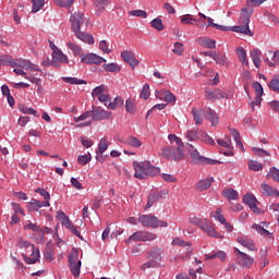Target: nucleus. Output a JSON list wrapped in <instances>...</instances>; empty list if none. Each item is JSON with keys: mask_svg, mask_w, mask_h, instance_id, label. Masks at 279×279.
I'll return each instance as SVG.
<instances>
[{"mask_svg": "<svg viewBox=\"0 0 279 279\" xmlns=\"http://www.w3.org/2000/svg\"><path fill=\"white\" fill-rule=\"evenodd\" d=\"M92 111H85L80 117L74 118L76 128H88L93 125V121H106L112 119V112L105 110L101 107H92Z\"/></svg>", "mask_w": 279, "mask_h": 279, "instance_id": "1", "label": "nucleus"}, {"mask_svg": "<svg viewBox=\"0 0 279 279\" xmlns=\"http://www.w3.org/2000/svg\"><path fill=\"white\" fill-rule=\"evenodd\" d=\"M168 141L170 145L161 148V155L168 160H184V143L182 138L175 134H169Z\"/></svg>", "mask_w": 279, "mask_h": 279, "instance_id": "2", "label": "nucleus"}, {"mask_svg": "<svg viewBox=\"0 0 279 279\" xmlns=\"http://www.w3.org/2000/svg\"><path fill=\"white\" fill-rule=\"evenodd\" d=\"M133 169L135 171L134 178L137 180H149V178H155L160 173V169L149 161H133Z\"/></svg>", "mask_w": 279, "mask_h": 279, "instance_id": "3", "label": "nucleus"}, {"mask_svg": "<svg viewBox=\"0 0 279 279\" xmlns=\"http://www.w3.org/2000/svg\"><path fill=\"white\" fill-rule=\"evenodd\" d=\"M189 223H192V226H196L202 230V232H205L207 236H211L213 239H223V235L217 231L215 228V223L210 221L208 218H199L197 216H193L189 218Z\"/></svg>", "mask_w": 279, "mask_h": 279, "instance_id": "4", "label": "nucleus"}, {"mask_svg": "<svg viewBox=\"0 0 279 279\" xmlns=\"http://www.w3.org/2000/svg\"><path fill=\"white\" fill-rule=\"evenodd\" d=\"M17 245L20 250H25L24 253H22V256L24 258V262L26 265H36L38 260H40V250L38 247L34 246L32 242L27 240L20 239L17 241Z\"/></svg>", "mask_w": 279, "mask_h": 279, "instance_id": "5", "label": "nucleus"}, {"mask_svg": "<svg viewBox=\"0 0 279 279\" xmlns=\"http://www.w3.org/2000/svg\"><path fill=\"white\" fill-rule=\"evenodd\" d=\"M148 262L141 266V269L145 271L146 269H151L160 266L162 260V250L156 247L146 253Z\"/></svg>", "mask_w": 279, "mask_h": 279, "instance_id": "6", "label": "nucleus"}, {"mask_svg": "<svg viewBox=\"0 0 279 279\" xmlns=\"http://www.w3.org/2000/svg\"><path fill=\"white\" fill-rule=\"evenodd\" d=\"M144 228H168L169 222L158 219L154 215H141L137 219Z\"/></svg>", "mask_w": 279, "mask_h": 279, "instance_id": "7", "label": "nucleus"}, {"mask_svg": "<svg viewBox=\"0 0 279 279\" xmlns=\"http://www.w3.org/2000/svg\"><path fill=\"white\" fill-rule=\"evenodd\" d=\"M156 239H158L156 233H153L149 231H136L132 235L129 236V239L125 241V243H126V245H130V243H132V241H134L135 243L138 241L145 243L147 241H156Z\"/></svg>", "mask_w": 279, "mask_h": 279, "instance_id": "8", "label": "nucleus"}, {"mask_svg": "<svg viewBox=\"0 0 279 279\" xmlns=\"http://www.w3.org/2000/svg\"><path fill=\"white\" fill-rule=\"evenodd\" d=\"M81 62L83 64H96V66H99L101 64H104V62H106V59L102 57H99V54L97 53H83L81 56Z\"/></svg>", "mask_w": 279, "mask_h": 279, "instance_id": "9", "label": "nucleus"}, {"mask_svg": "<svg viewBox=\"0 0 279 279\" xmlns=\"http://www.w3.org/2000/svg\"><path fill=\"white\" fill-rule=\"evenodd\" d=\"M205 99L208 101H217V99H228V93L219 88H206Z\"/></svg>", "mask_w": 279, "mask_h": 279, "instance_id": "10", "label": "nucleus"}, {"mask_svg": "<svg viewBox=\"0 0 279 279\" xmlns=\"http://www.w3.org/2000/svg\"><path fill=\"white\" fill-rule=\"evenodd\" d=\"M11 207H12V215H11V221L10 225L11 226H16V223L21 222V217H19V215H22V217H25V209H23V207H21V204L12 202L11 203Z\"/></svg>", "mask_w": 279, "mask_h": 279, "instance_id": "11", "label": "nucleus"}, {"mask_svg": "<svg viewBox=\"0 0 279 279\" xmlns=\"http://www.w3.org/2000/svg\"><path fill=\"white\" fill-rule=\"evenodd\" d=\"M155 97L160 101H166L167 104H173V105H175V101L178 100L175 95H173V93L167 89L156 90Z\"/></svg>", "mask_w": 279, "mask_h": 279, "instance_id": "12", "label": "nucleus"}, {"mask_svg": "<svg viewBox=\"0 0 279 279\" xmlns=\"http://www.w3.org/2000/svg\"><path fill=\"white\" fill-rule=\"evenodd\" d=\"M70 23L74 33L80 32V29H82V25H84V13L75 12L74 14H72L70 16Z\"/></svg>", "mask_w": 279, "mask_h": 279, "instance_id": "13", "label": "nucleus"}, {"mask_svg": "<svg viewBox=\"0 0 279 279\" xmlns=\"http://www.w3.org/2000/svg\"><path fill=\"white\" fill-rule=\"evenodd\" d=\"M121 58L132 69H134L135 66H138V64H141V61H138V59H136V54L133 51H130V50L122 51Z\"/></svg>", "mask_w": 279, "mask_h": 279, "instance_id": "14", "label": "nucleus"}, {"mask_svg": "<svg viewBox=\"0 0 279 279\" xmlns=\"http://www.w3.org/2000/svg\"><path fill=\"white\" fill-rule=\"evenodd\" d=\"M60 64H69V57L59 49L52 52V65L60 68Z\"/></svg>", "mask_w": 279, "mask_h": 279, "instance_id": "15", "label": "nucleus"}, {"mask_svg": "<svg viewBox=\"0 0 279 279\" xmlns=\"http://www.w3.org/2000/svg\"><path fill=\"white\" fill-rule=\"evenodd\" d=\"M234 254H239V260L242 267H252L254 265V257L247 255V253H243L234 247Z\"/></svg>", "mask_w": 279, "mask_h": 279, "instance_id": "16", "label": "nucleus"}, {"mask_svg": "<svg viewBox=\"0 0 279 279\" xmlns=\"http://www.w3.org/2000/svg\"><path fill=\"white\" fill-rule=\"evenodd\" d=\"M265 228H269V223L268 222H260L259 225H252V229L256 230V232L258 234H260V236H268L269 239H274V233L269 232L267 229Z\"/></svg>", "mask_w": 279, "mask_h": 279, "instance_id": "17", "label": "nucleus"}, {"mask_svg": "<svg viewBox=\"0 0 279 279\" xmlns=\"http://www.w3.org/2000/svg\"><path fill=\"white\" fill-rule=\"evenodd\" d=\"M205 119H207V121H210L211 125H219V116L217 114V111L211 110L209 107H205L203 109Z\"/></svg>", "mask_w": 279, "mask_h": 279, "instance_id": "18", "label": "nucleus"}, {"mask_svg": "<svg viewBox=\"0 0 279 279\" xmlns=\"http://www.w3.org/2000/svg\"><path fill=\"white\" fill-rule=\"evenodd\" d=\"M238 243L242 245L243 247H246L250 252H258V248L256 247V243H254V240L248 239L246 236L238 238Z\"/></svg>", "mask_w": 279, "mask_h": 279, "instance_id": "19", "label": "nucleus"}, {"mask_svg": "<svg viewBox=\"0 0 279 279\" xmlns=\"http://www.w3.org/2000/svg\"><path fill=\"white\" fill-rule=\"evenodd\" d=\"M74 36L85 43L86 45H95V37L92 34L84 33L82 29L74 32Z\"/></svg>", "mask_w": 279, "mask_h": 279, "instance_id": "20", "label": "nucleus"}, {"mask_svg": "<svg viewBox=\"0 0 279 279\" xmlns=\"http://www.w3.org/2000/svg\"><path fill=\"white\" fill-rule=\"evenodd\" d=\"M31 208L38 213L40 208H49L51 206V203L49 201L40 202L38 199L32 198L31 202L28 203Z\"/></svg>", "mask_w": 279, "mask_h": 279, "instance_id": "21", "label": "nucleus"}, {"mask_svg": "<svg viewBox=\"0 0 279 279\" xmlns=\"http://www.w3.org/2000/svg\"><path fill=\"white\" fill-rule=\"evenodd\" d=\"M260 191L263 195H266V197H272V195L275 197H279V192L267 183H263L260 185Z\"/></svg>", "mask_w": 279, "mask_h": 279, "instance_id": "22", "label": "nucleus"}, {"mask_svg": "<svg viewBox=\"0 0 279 279\" xmlns=\"http://www.w3.org/2000/svg\"><path fill=\"white\" fill-rule=\"evenodd\" d=\"M244 204L251 208L253 213H259L258 206H256V196L246 194L243 198Z\"/></svg>", "mask_w": 279, "mask_h": 279, "instance_id": "23", "label": "nucleus"}, {"mask_svg": "<svg viewBox=\"0 0 279 279\" xmlns=\"http://www.w3.org/2000/svg\"><path fill=\"white\" fill-rule=\"evenodd\" d=\"M230 134L235 142V146L240 151H245V147L243 146V142H241V133L236 129H230Z\"/></svg>", "mask_w": 279, "mask_h": 279, "instance_id": "24", "label": "nucleus"}, {"mask_svg": "<svg viewBox=\"0 0 279 279\" xmlns=\"http://www.w3.org/2000/svg\"><path fill=\"white\" fill-rule=\"evenodd\" d=\"M64 228H66V230H70V232H72V234H74V236H77L81 239V241H84V236H82V233L80 231V227L73 225V222H71V220H66L64 222Z\"/></svg>", "mask_w": 279, "mask_h": 279, "instance_id": "25", "label": "nucleus"}, {"mask_svg": "<svg viewBox=\"0 0 279 279\" xmlns=\"http://www.w3.org/2000/svg\"><path fill=\"white\" fill-rule=\"evenodd\" d=\"M231 32H235L236 34H245V36H254V33L250 31L248 24H242L239 26H233L230 29Z\"/></svg>", "mask_w": 279, "mask_h": 279, "instance_id": "26", "label": "nucleus"}, {"mask_svg": "<svg viewBox=\"0 0 279 279\" xmlns=\"http://www.w3.org/2000/svg\"><path fill=\"white\" fill-rule=\"evenodd\" d=\"M252 9H242L239 22L241 25H250V19L252 17Z\"/></svg>", "mask_w": 279, "mask_h": 279, "instance_id": "27", "label": "nucleus"}, {"mask_svg": "<svg viewBox=\"0 0 279 279\" xmlns=\"http://www.w3.org/2000/svg\"><path fill=\"white\" fill-rule=\"evenodd\" d=\"M198 45L205 47L206 49H215L217 47V41L208 37L198 38Z\"/></svg>", "mask_w": 279, "mask_h": 279, "instance_id": "28", "label": "nucleus"}, {"mask_svg": "<svg viewBox=\"0 0 279 279\" xmlns=\"http://www.w3.org/2000/svg\"><path fill=\"white\" fill-rule=\"evenodd\" d=\"M214 258H219L223 263L226 258H228V255L223 251H217L205 255V260H214Z\"/></svg>", "mask_w": 279, "mask_h": 279, "instance_id": "29", "label": "nucleus"}, {"mask_svg": "<svg viewBox=\"0 0 279 279\" xmlns=\"http://www.w3.org/2000/svg\"><path fill=\"white\" fill-rule=\"evenodd\" d=\"M190 155L196 165H202L204 162V156L199 155V151L190 145Z\"/></svg>", "mask_w": 279, "mask_h": 279, "instance_id": "30", "label": "nucleus"}, {"mask_svg": "<svg viewBox=\"0 0 279 279\" xmlns=\"http://www.w3.org/2000/svg\"><path fill=\"white\" fill-rule=\"evenodd\" d=\"M213 182H215V178L213 177L203 179L197 183V189H199L201 191H208V187L213 186Z\"/></svg>", "mask_w": 279, "mask_h": 279, "instance_id": "31", "label": "nucleus"}, {"mask_svg": "<svg viewBox=\"0 0 279 279\" xmlns=\"http://www.w3.org/2000/svg\"><path fill=\"white\" fill-rule=\"evenodd\" d=\"M238 58L244 66H250V60H247V52L243 47L236 49Z\"/></svg>", "mask_w": 279, "mask_h": 279, "instance_id": "32", "label": "nucleus"}, {"mask_svg": "<svg viewBox=\"0 0 279 279\" xmlns=\"http://www.w3.org/2000/svg\"><path fill=\"white\" fill-rule=\"evenodd\" d=\"M66 47H68V49H70V51H72V53L74 56H76V57L80 56L81 58H82V56H84V52L82 51V47L77 46V44L68 41Z\"/></svg>", "mask_w": 279, "mask_h": 279, "instance_id": "33", "label": "nucleus"}, {"mask_svg": "<svg viewBox=\"0 0 279 279\" xmlns=\"http://www.w3.org/2000/svg\"><path fill=\"white\" fill-rule=\"evenodd\" d=\"M125 145H129L130 147H135L136 149H138V147L143 146V142H141V140H138V137L136 136H129L125 141H124Z\"/></svg>", "mask_w": 279, "mask_h": 279, "instance_id": "34", "label": "nucleus"}, {"mask_svg": "<svg viewBox=\"0 0 279 279\" xmlns=\"http://www.w3.org/2000/svg\"><path fill=\"white\" fill-rule=\"evenodd\" d=\"M70 271L74 278H80L81 269H82V262L77 263H70L69 264Z\"/></svg>", "mask_w": 279, "mask_h": 279, "instance_id": "35", "label": "nucleus"}, {"mask_svg": "<svg viewBox=\"0 0 279 279\" xmlns=\"http://www.w3.org/2000/svg\"><path fill=\"white\" fill-rule=\"evenodd\" d=\"M102 69L104 71H107V73H119V71H121V65H119V63H105Z\"/></svg>", "mask_w": 279, "mask_h": 279, "instance_id": "36", "label": "nucleus"}, {"mask_svg": "<svg viewBox=\"0 0 279 279\" xmlns=\"http://www.w3.org/2000/svg\"><path fill=\"white\" fill-rule=\"evenodd\" d=\"M251 60L255 64L256 69H260V50L254 49L251 51Z\"/></svg>", "mask_w": 279, "mask_h": 279, "instance_id": "37", "label": "nucleus"}, {"mask_svg": "<svg viewBox=\"0 0 279 279\" xmlns=\"http://www.w3.org/2000/svg\"><path fill=\"white\" fill-rule=\"evenodd\" d=\"M123 104H124L123 98L118 96L113 99V101L111 100V102H109L108 110H117V108H121Z\"/></svg>", "mask_w": 279, "mask_h": 279, "instance_id": "38", "label": "nucleus"}, {"mask_svg": "<svg viewBox=\"0 0 279 279\" xmlns=\"http://www.w3.org/2000/svg\"><path fill=\"white\" fill-rule=\"evenodd\" d=\"M222 195L227 197L229 201H236L239 199V192H236L234 189H228L222 192Z\"/></svg>", "mask_w": 279, "mask_h": 279, "instance_id": "39", "label": "nucleus"}, {"mask_svg": "<svg viewBox=\"0 0 279 279\" xmlns=\"http://www.w3.org/2000/svg\"><path fill=\"white\" fill-rule=\"evenodd\" d=\"M68 260H69V264L70 263H82V260L80 259V250L73 247L68 257Z\"/></svg>", "mask_w": 279, "mask_h": 279, "instance_id": "40", "label": "nucleus"}, {"mask_svg": "<svg viewBox=\"0 0 279 279\" xmlns=\"http://www.w3.org/2000/svg\"><path fill=\"white\" fill-rule=\"evenodd\" d=\"M19 111L22 112V114H33V117H38V111H36L34 108L27 107L25 105H20Z\"/></svg>", "mask_w": 279, "mask_h": 279, "instance_id": "41", "label": "nucleus"}, {"mask_svg": "<svg viewBox=\"0 0 279 279\" xmlns=\"http://www.w3.org/2000/svg\"><path fill=\"white\" fill-rule=\"evenodd\" d=\"M109 146H110V142H108V138L102 137L98 143L97 154H105L108 150Z\"/></svg>", "mask_w": 279, "mask_h": 279, "instance_id": "42", "label": "nucleus"}, {"mask_svg": "<svg viewBox=\"0 0 279 279\" xmlns=\"http://www.w3.org/2000/svg\"><path fill=\"white\" fill-rule=\"evenodd\" d=\"M23 76H24V80H27L32 84H36V86H39L38 90H40V88H43L40 86V84H43V81L40 80V77H36L34 75H29V74H27V72H25V74H23Z\"/></svg>", "mask_w": 279, "mask_h": 279, "instance_id": "43", "label": "nucleus"}, {"mask_svg": "<svg viewBox=\"0 0 279 279\" xmlns=\"http://www.w3.org/2000/svg\"><path fill=\"white\" fill-rule=\"evenodd\" d=\"M105 93H108V86L106 85H100V86H97L93 89L92 92V97H99L100 95H104Z\"/></svg>", "mask_w": 279, "mask_h": 279, "instance_id": "44", "label": "nucleus"}, {"mask_svg": "<svg viewBox=\"0 0 279 279\" xmlns=\"http://www.w3.org/2000/svg\"><path fill=\"white\" fill-rule=\"evenodd\" d=\"M192 114L196 125H202V123H204V118H202V110L192 108Z\"/></svg>", "mask_w": 279, "mask_h": 279, "instance_id": "45", "label": "nucleus"}, {"mask_svg": "<svg viewBox=\"0 0 279 279\" xmlns=\"http://www.w3.org/2000/svg\"><path fill=\"white\" fill-rule=\"evenodd\" d=\"M268 88L274 90V93L279 94V75H275L271 81L268 83Z\"/></svg>", "mask_w": 279, "mask_h": 279, "instance_id": "46", "label": "nucleus"}, {"mask_svg": "<svg viewBox=\"0 0 279 279\" xmlns=\"http://www.w3.org/2000/svg\"><path fill=\"white\" fill-rule=\"evenodd\" d=\"M221 213H223V210L221 208H217L213 217L216 221L223 226V223H226L228 220L226 219V216H223Z\"/></svg>", "mask_w": 279, "mask_h": 279, "instance_id": "47", "label": "nucleus"}, {"mask_svg": "<svg viewBox=\"0 0 279 279\" xmlns=\"http://www.w3.org/2000/svg\"><path fill=\"white\" fill-rule=\"evenodd\" d=\"M204 75L205 77H213V75H215L214 78L211 80V86H217V84H219V73L209 69L206 71Z\"/></svg>", "mask_w": 279, "mask_h": 279, "instance_id": "48", "label": "nucleus"}, {"mask_svg": "<svg viewBox=\"0 0 279 279\" xmlns=\"http://www.w3.org/2000/svg\"><path fill=\"white\" fill-rule=\"evenodd\" d=\"M125 109L130 114H136V104H134L132 98L125 100Z\"/></svg>", "mask_w": 279, "mask_h": 279, "instance_id": "49", "label": "nucleus"}, {"mask_svg": "<svg viewBox=\"0 0 279 279\" xmlns=\"http://www.w3.org/2000/svg\"><path fill=\"white\" fill-rule=\"evenodd\" d=\"M150 26L153 29H157V32H162L165 29V25L162 24V19L156 17L150 22Z\"/></svg>", "mask_w": 279, "mask_h": 279, "instance_id": "50", "label": "nucleus"}, {"mask_svg": "<svg viewBox=\"0 0 279 279\" xmlns=\"http://www.w3.org/2000/svg\"><path fill=\"white\" fill-rule=\"evenodd\" d=\"M33 3L32 12L36 14V12H40L43 8H45V0H31Z\"/></svg>", "mask_w": 279, "mask_h": 279, "instance_id": "51", "label": "nucleus"}, {"mask_svg": "<svg viewBox=\"0 0 279 279\" xmlns=\"http://www.w3.org/2000/svg\"><path fill=\"white\" fill-rule=\"evenodd\" d=\"M253 88L255 89V93H256L257 102L260 104L263 93H264L263 85H260V83H258V82H255V83H253Z\"/></svg>", "mask_w": 279, "mask_h": 279, "instance_id": "52", "label": "nucleus"}, {"mask_svg": "<svg viewBox=\"0 0 279 279\" xmlns=\"http://www.w3.org/2000/svg\"><path fill=\"white\" fill-rule=\"evenodd\" d=\"M172 53L175 56H182V53H184V44L180 41L174 43Z\"/></svg>", "mask_w": 279, "mask_h": 279, "instance_id": "53", "label": "nucleus"}, {"mask_svg": "<svg viewBox=\"0 0 279 279\" xmlns=\"http://www.w3.org/2000/svg\"><path fill=\"white\" fill-rule=\"evenodd\" d=\"M217 143L218 145H220V147H226V149L232 147V140L230 138V136L225 137V140L218 138Z\"/></svg>", "mask_w": 279, "mask_h": 279, "instance_id": "54", "label": "nucleus"}, {"mask_svg": "<svg viewBox=\"0 0 279 279\" xmlns=\"http://www.w3.org/2000/svg\"><path fill=\"white\" fill-rule=\"evenodd\" d=\"M98 101H100V104H104V106H106V108L108 109V106H110V102L112 101V98L109 96V94H101L98 98Z\"/></svg>", "mask_w": 279, "mask_h": 279, "instance_id": "55", "label": "nucleus"}, {"mask_svg": "<svg viewBox=\"0 0 279 279\" xmlns=\"http://www.w3.org/2000/svg\"><path fill=\"white\" fill-rule=\"evenodd\" d=\"M63 82H65L66 84H75V85H82V84H86V81L84 80H78L77 77H62Z\"/></svg>", "mask_w": 279, "mask_h": 279, "instance_id": "56", "label": "nucleus"}, {"mask_svg": "<svg viewBox=\"0 0 279 279\" xmlns=\"http://www.w3.org/2000/svg\"><path fill=\"white\" fill-rule=\"evenodd\" d=\"M248 169L250 171H263V163H259L258 161L255 160H250Z\"/></svg>", "mask_w": 279, "mask_h": 279, "instance_id": "57", "label": "nucleus"}, {"mask_svg": "<svg viewBox=\"0 0 279 279\" xmlns=\"http://www.w3.org/2000/svg\"><path fill=\"white\" fill-rule=\"evenodd\" d=\"M54 3L59 8H71L75 3V0H54Z\"/></svg>", "mask_w": 279, "mask_h": 279, "instance_id": "58", "label": "nucleus"}, {"mask_svg": "<svg viewBox=\"0 0 279 279\" xmlns=\"http://www.w3.org/2000/svg\"><path fill=\"white\" fill-rule=\"evenodd\" d=\"M149 95H150V92H149V85L148 84H145L142 88V92L140 94V98L141 99H144V101H146V99H149Z\"/></svg>", "mask_w": 279, "mask_h": 279, "instance_id": "59", "label": "nucleus"}, {"mask_svg": "<svg viewBox=\"0 0 279 279\" xmlns=\"http://www.w3.org/2000/svg\"><path fill=\"white\" fill-rule=\"evenodd\" d=\"M181 23H183L184 25H195V23H197V20L186 14L181 17Z\"/></svg>", "mask_w": 279, "mask_h": 279, "instance_id": "60", "label": "nucleus"}, {"mask_svg": "<svg viewBox=\"0 0 279 279\" xmlns=\"http://www.w3.org/2000/svg\"><path fill=\"white\" fill-rule=\"evenodd\" d=\"M129 14L130 16H137L138 19H147V13L143 10H132Z\"/></svg>", "mask_w": 279, "mask_h": 279, "instance_id": "61", "label": "nucleus"}, {"mask_svg": "<svg viewBox=\"0 0 279 279\" xmlns=\"http://www.w3.org/2000/svg\"><path fill=\"white\" fill-rule=\"evenodd\" d=\"M213 56V60H215V62L217 64H221L222 66L225 64H227L228 62L226 61V57L225 56H221V54H217V53H211Z\"/></svg>", "mask_w": 279, "mask_h": 279, "instance_id": "62", "label": "nucleus"}, {"mask_svg": "<svg viewBox=\"0 0 279 279\" xmlns=\"http://www.w3.org/2000/svg\"><path fill=\"white\" fill-rule=\"evenodd\" d=\"M92 156L90 154L88 155H80L78 158H77V162L78 165H88V162L92 160Z\"/></svg>", "mask_w": 279, "mask_h": 279, "instance_id": "63", "label": "nucleus"}, {"mask_svg": "<svg viewBox=\"0 0 279 279\" xmlns=\"http://www.w3.org/2000/svg\"><path fill=\"white\" fill-rule=\"evenodd\" d=\"M185 137L187 138V141H197L199 138V136L197 135V131L195 130H190L186 132Z\"/></svg>", "mask_w": 279, "mask_h": 279, "instance_id": "64", "label": "nucleus"}]
</instances>
